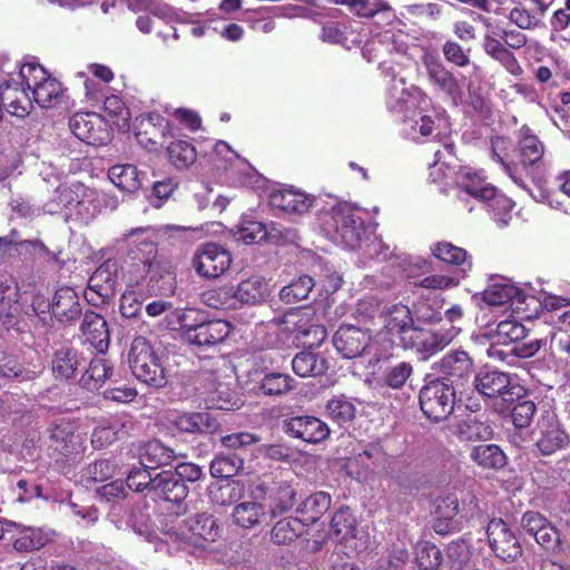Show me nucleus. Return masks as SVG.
<instances>
[{"mask_svg":"<svg viewBox=\"0 0 570 570\" xmlns=\"http://www.w3.org/2000/svg\"><path fill=\"white\" fill-rule=\"evenodd\" d=\"M471 49H464L459 42L446 40L442 46L444 59L458 68H465L470 65Z\"/></svg>","mask_w":570,"mask_h":570,"instance_id":"nucleus-64","label":"nucleus"},{"mask_svg":"<svg viewBox=\"0 0 570 570\" xmlns=\"http://www.w3.org/2000/svg\"><path fill=\"white\" fill-rule=\"evenodd\" d=\"M439 380L452 384L455 390L465 387L474 380L475 366L472 357L462 350L450 351L436 364Z\"/></svg>","mask_w":570,"mask_h":570,"instance_id":"nucleus-8","label":"nucleus"},{"mask_svg":"<svg viewBox=\"0 0 570 570\" xmlns=\"http://www.w3.org/2000/svg\"><path fill=\"white\" fill-rule=\"evenodd\" d=\"M132 131L138 144L150 153L160 151L173 136L170 121L157 111L137 116L132 122Z\"/></svg>","mask_w":570,"mask_h":570,"instance_id":"nucleus-5","label":"nucleus"},{"mask_svg":"<svg viewBox=\"0 0 570 570\" xmlns=\"http://www.w3.org/2000/svg\"><path fill=\"white\" fill-rule=\"evenodd\" d=\"M145 279L148 292L156 296H171L177 287L175 268L167 258L158 259Z\"/></svg>","mask_w":570,"mask_h":570,"instance_id":"nucleus-24","label":"nucleus"},{"mask_svg":"<svg viewBox=\"0 0 570 570\" xmlns=\"http://www.w3.org/2000/svg\"><path fill=\"white\" fill-rule=\"evenodd\" d=\"M292 368L301 377L321 376L328 370V362L317 353L303 351L292 360Z\"/></svg>","mask_w":570,"mask_h":570,"instance_id":"nucleus-35","label":"nucleus"},{"mask_svg":"<svg viewBox=\"0 0 570 570\" xmlns=\"http://www.w3.org/2000/svg\"><path fill=\"white\" fill-rule=\"evenodd\" d=\"M119 264L115 258L102 262L91 274L83 292L86 301L96 307L108 304L116 295Z\"/></svg>","mask_w":570,"mask_h":570,"instance_id":"nucleus-6","label":"nucleus"},{"mask_svg":"<svg viewBox=\"0 0 570 570\" xmlns=\"http://www.w3.org/2000/svg\"><path fill=\"white\" fill-rule=\"evenodd\" d=\"M47 308L52 316L62 324H71L77 321L81 314V305L76 291L69 286L59 287Z\"/></svg>","mask_w":570,"mask_h":570,"instance_id":"nucleus-23","label":"nucleus"},{"mask_svg":"<svg viewBox=\"0 0 570 570\" xmlns=\"http://www.w3.org/2000/svg\"><path fill=\"white\" fill-rule=\"evenodd\" d=\"M332 498L324 491H318L308 495L297 508V513L302 515L304 523L313 524L317 522L331 508Z\"/></svg>","mask_w":570,"mask_h":570,"instance_id":"nucleus-37","label":"nucleus"},{"mask_svg":"<svg viewBox=\"0 0 570 570\" xmlns=\"http://www.w3.org/2000/svg\"><path fill=\"white\" fill-rule=\"evenodd\" d=\"M535 445L543 455H551L570 443L568 432L556 420H543L538 424Z\"/></svg>","mask_w":570,"mask_h":570,"instance_id":"nucleus-25","label":"nucleus"},{"mask_svg":"<svg viewBox=\"0 0 570 570\" xmlns=\"http://www.w3.org/2000/svg\"><path fill=\"white\" fill-rule=\"evenodd\" d=\"M472 385L481 395L501 400L508 406L527 394V389L515 377L499 370L480 371L474 376Z\"/></svg>","mask_w":570,"mask_h":570,"instance_id":"nucleus-3","label":"nucleus"},{"mask_svg":"<svg viewBox=\"0 0 570 570\" xmlns=\"http://www.w3.org/2000/svg\"><path fill=\"white\" fill-rule=\"evenodd\" d=\"M140 463L151 470L170 465L177 458L174 449L165 445L159 440H150L144 444L139 453Z\"/></svg>","mask_w":570,"mask_h":570,"instance_id":"nucleus-34","label":"nucleus"},{"mask_svg":"<svg viewBox=\"0 0 570 570\" xmlns=\"http://www.w3.org/2000/svg\"><path fill=\"white\" fill-rule=\"evenodd\" d=\"M471 460L483 470H499L507 464V456L497 444L474 445L470 452Z\"/></svg>","mask_w":570,"mask_h":570,"instance_id":"nucleus-38","label":"nucleus"},{"mask_svg":"<svg viewBox=\"0 0 570 570\" xmlns=\"http://www.w3.org/2000/svg\"><path fill=\"white\" fill-rule=\"evenodd\" d=\"M20 287L18 281L9 273H0V321L6 326H13L21 312Z\"/></svg>","mask_w":570,"mask_h":570,"instance_id":"nucleus-20","label":"nucleus"},{"mask_svg":"<svg viewBox=\"0 0 570 570\" xmlns=\"http://www.w3.org/2000/svg\"><path fill=\"white\" fill-rule=\"evenodd\" d=\"M315 198L294 188L273 189L268 195V204L287 215H303L313 207Z\"/></svg>","mask_w":570,"mask_h":570,"instance_id":"nucleus-18","label":"nucleus"},{"mask_svg":"<svg viewBox=\"0 0 570 570\" xmlns=\"http://www.w3.org/2000/svg\"><path fill=\"white\" fill-rule=\"evenodd\" d=\"M31 92L33 100L41 108H50L61 99L63 89L62 83L49 75L46 80L37 86V88Z\"/></svg>","mask_w":570,"mask_h":570,"instance_id":"nucleus-48","label":"nucleus"},{"mask_svg":"<svg viewBox=\"0 0 570 570\" xmlns=\"http://www.w3.org/2000/svg\"><path fill=\"white\" fill-rule=\"evenodd\" d=\"M181 327L184 328L185 338L190 344L202 347H210L223 343L232 331L228 321L220 318L199 320L196 324H188L187 315L181 318Z\"/></svg>","mask_w":570,"mask_h":570,"instance_id":"nucleus-9","label":"nucleus"},{"mask_svg":"<svg viewBox=\"0 0 570 570\" xmlns=\"http://www.w3.org/2000/svg\"><path fill=\"white\" fill-rule=\"evenodd\" d=\"M429 81L453 100L461 98L462 89L455 75L445 67L439 57L426 53L422 57Z\"/></svg>","mask_w":570,"mask_h":570,"instance_id":"nucleus-17","label":"nucleus"},{"mask_svg":"<svg viewBox=\"0 0 570 570\" xmlns=\"http://www.w3.org/2000/svg\"><path fill=\"white\" fill-rule=\"evenodd\" d=\"M518 150L520 164L528 169L542 164L546 147L532 129L523 125L519 130Z\"/></svg>","mask_w":570,"mask_h":570,"instance_id":"nucleus-29","label":"nucleus"},{"mask_svg":"<svg viewBox=\"0 0 570 570\" xmlns=\"http://www.w3.org/2000/svg\"><path fill=\"white\" fill-rule=\"evenodd\" d=\"M328 416L338 425H343L355 417V405L344 395L333 396L326 403Z\"/></svg>","mask_w":570,"mask_h":570,"instance_id":"nucleus-55","label":"nucleus"},{"mask_svg":"<svg viewBox=\"0 0 570 570\" xmlns=\"http://www.w3.org/2000/svg\"><path fill=\"white\" fill-rule=\"evenodd\" d=\"M314 322V314L307 309L291 312L283 320L285 331L292 334L296 342H298V336L304 335Z\"/></svg>","mask_w":570,"mask_h":570,"instance_id":"nucleus-56","label":"nucleus"},{"mask_svg":"<svg viewBox=\"0 0 570 570\" xmlns=\"http://www.w3.org/2000/svg\"><path fill=\"white\" fill-rule=\"evenodd\" d=\"M186 524L193 537L206 542H215L220 538L222 528L210 513H196L186 520Z\"/></svg>","mask_w":570,"mask_h":570,"instance_id":"nucleus-36","label":"nucleus"},{"mask_svg":"<svg viewBox=\"0 0 570 570\" xmlns=\"http://www.w3.org/2000/svg\"><path fill=\"white\" fill-rule=\"evenodd\" d=\"M507 410L511 411V420L515 428L522 429L531 424L532 419L537 411L535 403L529 399V391L527 390L525 396H522L508 406Z\"/></svg>","mask_w":570,"mask_h":570,"instance_id":"nucleus-52","label":"nucleus"},{"mask_svg":"<svg viewBox=\"0 0 570 570\" xmlns=\"http://www.w3.org/2000/svg\"><path fill=\"white\" fill-rule=\"evenodd\" d=\"M482 297L489 305L501 306L511 303L514 308L521 309L520 305L525 302L528 295L513 284L494 282L488 285Z\"/></svg>","mask_w":570,"mask_h":570,"instance_id":"nucleus-32","label":"nucleus"},{"mask_svg":"<svg viewBox=\"0 0 570 570\" xmlns=\"http://www.w3.org/2000/svg\"><path fill=\"white\" fill-rule=\"evenodd\" d=\"M381 318L383 321L381 334L384 333L390 337L400 338L414 325L413 312L402 303L386 306L381 313Z\"/></svg>","mask_w":570,"mask_h":570,"instance_id":"nucleus-26","label":"nucleus"},{"mask_svg":"<svg viewBox=\"0 0 570 570\" xmlns=\"http://www.w3.org/2000/svg\"><path fill=\"white\" fill-rule=\"evenodd\" d=\"M368 341L367 332L353 325H341L333 336V344L344 358L361 356Z\"/></svg>","mask_w":570,"mask_h":570,"instance_id":"nucleus-22","label":"nucleus"},{"mask_svg":"<svg viewBox=\"0 0 570 570\" xmlns=\"http://www.w3.org/2000/svg\"><path fill=\"white\" fill-rule=\"evenodd\" d=\"M108 177L119 190L126 193H135L141 186L138 169L130 164L111 166Z\"/></svg>","mask_w":570,"mask_h":570,"instance_id":"nucleus-44","label":"nucleus"},{"mask_svg":"<svg viewBox=\"0 0 570 570\" xmlns=\"http://www.w3.org/2000/svg\"><path fill=\"white\" fill-rule=\"evenodd\" d=\"M78 425L71 419L60 417L56 420L50 428V448L63 455L68 456L76 450V431Z\"/></svg>","mask_w":570,"mask_h":570,"instance_id":"nucleus-31","label":"nucleus"},{"mask_svg":"<svg viewBox=\"0 0 570 570\" xmlns=\"http://www.w3.org/2000/svg\"><path fill=\"white\" fill-rule=\"evenodd\" d=\"M488 542L493 554L504 561L514 562L523 554L519 537L501 518H493L487 528Z\"/></svg>","mask_w":570,"mask_h":570,"instance_id":"nucleus-7","label":"nucleus"},{"mask_svg":"<svg viewBox=\"0 0 570 570\" xmlns=\"http://www.w3.org/2000/svg\"><path fill=\"white\" fill-rule=\"evenodd\" d=\"M282 431L289 438L316 444L326 440L330 428L314 415H295L282 421Z\"/></svg>","mask_w":570,"mask_h":570,"instance_id":"nucleus-14","label":"nucleus"},{"mask_svg":"<svg viewBox=\"0 0 570 570\" xmlns=\"http://www.w3.org/2000/svg\"><path fill=\"white\" fill-rule=\"evenodd\" d=\"M314 286L315 283L311 276L301 275L281 289L279 298L285 304H296L306 299Z\"/></svg>","mask_w":570,"mask_h":570,"instance_id":"nucleus-49","label":"nucleus"},{"mask_svg":"<svg viewBox=\"0 0 570 570\" xmlns=\"http://www.w3.org/2000/svg\"><path fill=\"white\" fill-rule=\"evenodd\" d=\"M124 240L128 247L124 258L128 282L138 285L164 257L158 255V245L150 227L131 228L124 234Z\"/></svg>","mask_w":570,"mask_h":570,"instance_id":"nucleus-1","label":"nucleus"},{"mask_svg":"<svg viewBox=\"0 0 570 570\" xmlns=\"http://www.w3.org/2000/svg\"><path fill=\"white\" fill-rule=\"evenodd\" d=\"M432 255L439 261L450 266H468L471 268V257L463 247H459L450 242L442 240L433 244L431 247Z\"/></svg>","mask_w":570,"mask_h":570,"instance_id":"nucleus-45","label":"nucleus"},{"mask_svg":"<svg viewBox=\"0 0 570 570\" xmlns=\"http://www.w3.org/2000/svg\"><path fill=\"white\" fill-rule=\"evenodd\" d=\"M451 342L446 333L432 331L413 325L406 334L399 338L400 346L405 351H412L423 356V358L444 350Z\"/></svg>","mask_w":570,"mask_h":570,"instance_id":"nucleus-11","label":"nucleus"},{"mask_svg":"<svg viewBox=\"0 0 570 570\" xmlns=\"http://www.w3.org/2000/svg\"><path fill=\"white\" fill-rule=\"evenodd\" d=\"M497 337L500 344L514 345L529 337V330L517 320H503L497 325Z\"/></svg>","mask_w":570,"mask_h":570,"instance_id":"nucleus-54","label":"nucleus"},{"mask_svg":"<svg viewBox=\"0 0 570 570\" xmlns=\"http://www.w3.org/2000/svg\"><path fill=\"white\" fill-rule=\"evenodd\" d=\"M327 225L333 227L341 242L350 249L360 247L364 222L346 205H335L328 213Z\"/></svg>","mask_w":570,"mask_h":570,"instance_id":"nucleus-10","label":"nucleus"},{"mask_svg":"<svg viewBox=\"0 0 570 570\" xmlns=\"http://www.w3.org/2000/svg\"><path fill=\"white\" fill-rule=\"evenodd\" d=\"M82 364L80 353L71 345H61L52 354L51 371L58 381H69L76 377Z\"/></svg>","mask_w":570,"mask_h":570,"instance_id":"nucleus-30","label":"nucleus"},{"mask_svg":"<svg viewBox=\"0 0 570 570\" xmlns=\"http://www.w3.org/2000/svg\"><path fill=\"white\" fill-rule=\"evenodd\" d=\"M203 302L215 309H236V302L232 285H224L205 291L202 294Z\"/></svg>","mask_w":570,"mask_h":570,"instance_id":"nucleus-53","label":"nucleus"},{"mask_svg":"<svg viewBox=\"0 0 570 570\" xmlns=\"http://www.w3.org/2000/svg\"><path fill=\"white\" fill-rule=\"evenodd\" d=\"M387 454L377 443H371L366 448L347 458L344 463L346 474L358 481H366L368 478L386 462Z\"/></svg>","mask_w":570,"mask_h":570,"instance_id":"nucleus-15","label":"nucleus"},{"mask_svg":"<svg viewBox=\"0 0 570 570\" xmlns=\"http://www.w3.org/2000/svg\"><path fill=\"white\" fill-rule=\"evenodd\" d=\"M1 110L6 109L18 118L27 117L32 109V99L28 90L17 80L0 82Z\"/></svg>","mask_w":570,"mask_h":570,"instance_id":"nucleus-19","label":"nucleus"},{"mask_svg":"<svg viewBox=\"0 0 570 570\" xmlns=\"http://www.w3.org/2000/svg\"><path fill=\"white\" fill-rule=\"evenodd\" d=\"M267 283L262 276L252 275L233 286V294L238 305H256L263 302L267 295Z\"/></svg>","mask_w":570,"mask_h":570,"instance_id":"nucleus-33","label":"nucleus"},{"mask_svg":"<svg viewBox=\"0 0 570 570\" xmlns=\"http://www.w3.org/2000/svg\"><path fill=\"white\" fill-rule=\"evenodd\" d=\"M125 426L126 424L120 421H114L108 425L97 426L92 432L91 442L99 446L111 444L125 434Z\"/></svg>","mask_w":570,"mask_h":570,"instance_id":"nucleus-62","label":"nucleus"},{"mask_svg":"<svg viewBox=\"0 0 570 570\" xmlns=\"http://www.w3.org/2000/svg\"><path fill=\"white\" fill-rule=\"evenodd\" d=\"M189 489L185 482L173 474V471H161L154 478V497L157 500L180 504L187 498Z\"/></svg>","mask_w":570,"mask_h":570,"instance_id":"nucleus-27","label":"nucleus"},{"mask_svg":"<svg viewBox=\"0 0 570 570\" xmlns=\"http://www.w3.org/2000/svg\"><path fill=\"white\" fill-rule=\"evenodd\" d=\"M347 9L360 18H374L381 14L387 23L395 19V12L386 0H352Z\"/></svg>","mask_w":570,"mask_h":570,"instance_id":"nucleus-40","label":"nucleus"},{"mask_svg":"<svg viewBox=\"0 0 570 570\" xmlns=\"http://www.w3.org/2000/svg\"><path fill=\"white\" fill-rule=\"evenodd\" d=\"M482 48L490 58L498 61L510 75L520 77L523 73V68L515 55L504 43L499 24H487Z\"/></svg>","mask_w":570,"mask_h":570,"instance_id":"nucleus-16","label":"nucleus"},{"mask_svg":"<svg viewBox=\"0 0 570 570\" xmlns=\"http://www.w3.org/2000/svg\"><path fill=\"white\" fill-rule=\"evenodd\" d=\"M114 364L105 353L91 358L88 367L79 379V385L89 392L100 390L108 380H112Z\"/></svg>","mask_w":570,"mask_h":570,"instance_id":"nucleus-28","label":"nucleus"},{"mask_svg":"<svg viewBox=\"0 0 570 570\" xmlns=\"http://www.w3.org/2000/svg\"><path fill=\"white\" fill-rule=\"evenodd\" d=\"M79 330L85 343L90 344L99 353L108 350L110 332L102 315L91 309L86 311Z\"/></svg>","mask_w":570,"mask_h":570,"instance_id":"nucleus-21","label":"nucleus"},{"mask_svg":"<svg viewBox=\"0 0 570 570\" xmlns=\"http://www.w3.org/2000/svg\"><path fill=\"white\" fill-rule=\"evenodd\" d=\"M149 468L141 465V466H134L126 480V487L128 490L135 491V492H142L145 490H150L153 492L154 490V478H151Z\"/></svg>","mask_w":570,"mask_h":570,"instance_id":"nucleus-63","label":"nucleus"},{"mask_svg":"<svg viewBox=\"0 0 570 570\" xmlns=\"http://www.w3.org/2000/svg\"><path fill=\"white\" fill-rule=\"evenodd\" d=\"M128 363L131 373L139 382L154 389L166 386L168 382L166 370L146 337L137 336L132 340Z\"/></svg>","mask_w":570,"mask_h":570,"instance_id":"nucleus-2","label":"nucleus"},{"mask_svg":"<svg viewBox=\"0 0 570 570\" xmlns=\"http://www.w3.org/2000/svg\"><path fill=\"white\" fill-rule=\"evenodd\" d=\"M456 390L444 380H432L419 393V404L423 414L431 421L446 420L454 410Z\"/></svg>","mask_w":570,"mask_h":570,"instance_id":"nucleus-4","label":"nucleus"},{"mask_svg":"<svg viewBox=\"0 0 570 570\" xmlns=\"http://www.w3.org/2000/svg\"><path fill=\"white\" fill-rule=\"evenodd\" d=\"M263 374L258 390L265 396H282L294 389L295 381L289 374L281 372H266Z\"/></svg>","mask_w":570,"mask_h":570,"instance_id":"nucleus-43","label":"nucleus"},{"mask_svg":"<svg viewBox=\"0 0 570 570\" xmlns=\"http://www.w3.org/2000/svg\"><path fill=\"white\" fill-rule=\"evenodd\" d=\"M356 520L348 507L338 509L332 517L331 529L340 541L354 537Z\"/></svg>","mask_w":570,"mask_h":570,"instance_id":"nucleus-57","label":"nucleus"},{"mask_svg":"<svg viewBox=\"0 0 570 570\" xmlns=\"http://www.w3.org/2000/svg\"><path fill=\"white\" fill-rule=\"evenodd\" d=\"M413 374V365L410 362H400L385 370L383 383L394 390L403 387Z\"/></svg>","mask_w":570,"mask_h":570,"instance_id":"nucleus-60","label":"nucleus"},{"mask_svg":"<svg viewBox=\"0 0 570 570\" xmlns=\"http://www.w3.org/2000/svg\"><path fill=\"white\" fill-rule=\"evenodd\" d=\"M296 490L287 482H278L268 494L269 513L273 517L289 511L296 503Z\"/></svg>","mask_w":570,"mask_h":570,"instance_id":"nucleus-42","label":"nucleus"},{"mask_svg":"<svg viewBox=\"0 0 570 570\" xmlns=\"http://www.w3.org/2000/svg\"><path fill=\"white\" fill-rule=\"evenodd\" d=\"M68 124L71 132L87 145L104 146L110 140L107 122L95 112H77Z\"/></svg>","mask_w":570,"mask_h":570,"instance_id":"nucleus-13","label":"nucleus"},{"mask_svg":"<svg viewBox=\"0 0 570 570\" xmlns=\"http://www.w3.org/2000/svg\"><path fill=\"white\" fill-rule=\"evenodd\" d=\"M210 499L219 505H230L240 497V487L238 482L227 481L224 484L214 485L209 490Z\"/></svg>","mask_w":570,"mask_h":570,"instance_id":"nucleus-61","label":"nucleus"},{"mask_svg":"<svg viewBox=\"0 0 570 570\" xmlns=\"http://www.w3.org/2000/svg\"><path fill=\"white\" fill-rule=\"evenodd\" d=\"M230 253L215 243L202 245L194 254L191 262L196 274L208 279L223 275L230 267Z\"/></svg>","mask_w":570,"mask_h":570,"instance_id":"nucleus-12","label":"nucleus"},{"mask_svg":"<svg viewBox=\"0 0 570 570\" xmlns=\"http://www.w3.org/2000/svg\"><path fill=\"white\" fill-rule=\"evenodd\" d=\"M244 460L236 453L217 454L210 463L209 471L213 478L230 479L243 469Z\"/></svg>","mask_w":570,"mask_h":570,"instance_id":"nucleus-47","label":"nucleus"},{"mask_svg":"<svg viewBox=\"0 0 570 570\" xmlns=\"http://www.w3.org/2000/svg\"><path fill=\"white\" fill-rule=\"evenodd\" d=\"M48 535L40 529H26L13 541V548L20 552H31L45 547Z\"/></svg>","mask_w":570,"mask_h":570,"instance_id":"nucleus-58","label":"nucleus"},{"mask_svg":"<svg viewBox=\"0 0 570 570\" xmlns=\"http://www.w3.org/2000/svg\"><path fill=\"white\" fill-rule=\"evenodd\" d=\"M443 556L438 546L432 542H420L415 548V562L419 570H439Z\"/></svg>","mask_w":570,"mask_h":570,"instance_id":"nucleus-51","label":"nucleus"},{"mask_svg":"<svg viewBox=\"0 0 570 570\" xmlns=\"http://www.w3.org/2000/svg\"><path fill=\"white\" fill-rule=\"evenodd\" d=\"M306 531V523L294 517L283 518L275 523L271 531L272 541L278 546L291 544Z\"/></svg>","mask_w":570,"mask_h":570,"instance_id":"nucleus-39","label":"nucleus"},{"mask_svg":"<svg viewBox=\"0 0 570 570\" xmlns=\"http://www.w3.org/2000/svg\"><path fill=\"white\" fill-rule=\"evenodd\" d=\"M232 515L236 524L244 529H252L266 519L267 510L259 502L245 501L234 508Z\"/></svg>","mask_w":570,"mask_h":570,"instance_id":"nucleus-41","label":"nucleus"},{"mask_svg":"<svg viewBox=\"0 0 570 570\" xmlns=\"http://www.w3.org/2000/svg\"><path fill=\"white\" fill-rule=\"evenodd\" d=\"M484 203L492 213L493 218L504 223L507 218L510 217V213L515 206V203L510 197L499 191L495 187L494 195L485 198Z\"/></svg>","mask_w":570,"mask_h":570,"instance_id":"nucleus-59","label":"nucleus"},{"mask_svg":"<svg viewBox=\"0 0 570 570\" xmlns=\"http://www.w3.org/2000/svg\"><path fill=\"white\" fill-rule=\"evenodd\" d=\"M169 163L178 170L189 168L197 159L196 147L187 140L177 139L166 147Z\"/></svg>","mask_w":570,"mask_h":570,"instance_id":"nucleus-46","label":"nucleus"},{"mask_svg":"<svg viewBox=\"0 0 570 570\" xmlns=\"http://www.w3.org/2000/svg\"><path fill=\"white\" fill-rule=\"evenodd\" d=\"M492 433L490 425L476 416L468 415L456 424V434L464 441L489 439Z\"/></svg>","mask_w":570,"mask_h":570,"instance_id":"nucleus-50","label":"nucleus"}]
</instances>
